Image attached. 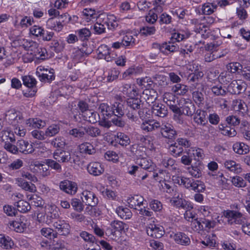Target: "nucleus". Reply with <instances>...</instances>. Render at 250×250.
<instances>
[{
	"label": "nucleus",
	"instance_id": "f257e3e1",
	"mask_svg": "<svg viewBox=\"0 0 250 250\" xmlns=\"http://www.w3.org/2000/svg\"><path fill=\"white\" fill-rule=\"evenodd\" d=\"M142 106V100L138 98L128 99L125 104L122 103L115 102L113 104L114 114L116 117H122L125 114L132 122H136L138 118L137 109Z\"/></svg>",
	"mask_w": 250,
	"mask_h": 250
},
{
	"label": "nucleus",
	"instance_id": "4468645a",
	"mask_svg": "<svg viewBox=\"0 0 250 250\" xmlns=\"http://www.w3.org/2000/svg\"><path fill=\"white\" fill-rule=\"evenodd\" d=\"M137 164L142 169L147 170L148 172H153L156 168V165L151 160L146 158H142L137 160Z\"/></svg>",
	"mask_w": 250,
	"mask_h": 250
},
{
	"label": "nucleus",
	"instance_id": "603ef678",
	"mask_svg": "<svg viewBox=\"0 0 250 250\" xmlns=\"http://www.w3.org/2000/svg\"><path fill=\"white\" fill-rule=\"evenodd\" d=\"M51 145L57 149H62L64 147L66 143L63 137H57L51 141Z\"/></svg>",
	"mask_w": 250,
	"mask_h": 250
},
{
	"label": "nucleus",
	"instance_id": "f3484780",
	"mask_svg": "<svg viewBox=\"0 0 250 250\" xmlns=\"http://www.w3.org/2000/svg\"><path fill=\"white\" fill-rule=\"evenodd\" d=\"M157 93L153 88L145 89L142 93L141 98L146 101L147 104L153 103L157 98Z\"/></svg>",
	"mask_w": 250,
	"mask_h": 250
},
{
	"label": "nucleus",
	"instance_id": "c03bdc74",
	"mask_svg": "<svg viewBox=\"0 0 250 250\" xmlns=\"http://www.w3.org/2000/svg\"><path fill=\"white\" fill-rule=\"evenodd\" d=\"M168 149L171 154L175 157L180 156L184 151L183 147L177 144V141L171 144Z\"/></svg>",
	"mask_w": 250,
	"mask_h": 250
},
{
	"label": "nucleus",
	"instance_id": "3c124183",
	"mask_svg": "<svg viewBox=\"0 0 250 250\" xmlns=\"http://www.w3.org/2000/svg\"><path fill=\"white\" fill-rule=\"evenodd\" d=\"M41 232L43 236L49 239H54L57 237V232L49 228H42Z\"/></svg>",
	"mask_w": 250,
	"mask_h": 250
},
{
	"label": "nucleus",
	"instance_id": "a18cd8bd",
	"mask_svg": "<svg viewBox=\"0 0 250 250\" xmlns=\"http://www.w3.org/2000/svg\"><path fill=\"white\" fill-rule=\"evenodd\" d=\"M60 130V125L53 124L49 126L45 131L46 137H53L57 134Z\"/></svg>",
	"mask_w": 250,
	"mask_h": 250
},
{
	"label": "nucleus",
	"instance_id": "e433bc0d",
	"mask_svg": "<svg viewBox=\"0 0 250 250\" xmlns=\"http://www.w3.org/2000/svg\"><path fill=\"white\" fill-rule=\"evenodd\" d=\"M14 245L12 239L3 234H0V246L4 249H10Z\"/></svg>",
	"mask_w": 250,
	"mask_h": 250
},
{
	"label": "nucleus",
	"instance_id": "dca6fc26",
	"mask_svg": "<svg viewBox=\"0 0 250 250\" xmlns=\"http://www.w3.org/2000/svg\"><path fill=\"white\" fill-rule=\"evenodd\" d=\"M223 214L228 218L229 224H232L233 222L236 224H239V219L242 217V214L235 210H227L224 211Z\"/></svg>",
	"mask_w": 250,
	"mask_h": 250
},
{
	"label": "nucleus",
	"instance_id": "a211bd4d",
	"mask_svg": "<svg viewBox=\"0 0 250 250\" xmlns=\"http://www.w3.org/2000/svg\"><path fill=\"white\" fill-rule=\"evenodd\" d=\"M45 73H42V67L39 66L37 69L36 74L40 78V80L42 82H50L55 79L54 72L51 70H45Z\"/></svg>",
	"mask_w": 250,
	"mask_h": 250
},
{
	"label": "nucleus",
	"instance_id": "6e6d98bb",
	"mask_svg": "<svg viewBox=\"0 0 250 250\" xmlns=\"http://www.w3.org/2000/svg\"><path fill=\"white\" fill-rule=\"evenodd\" d=\"M88 54L83 52L81 49H77L73 52L72 55V59L75 62H79L83 61L85 56H87Z\"/></svg>",
	"mask_w": 250,
	"mask_h": 250
},
{
	"label": "nucleus",
	"instance_id": "ddd939ff",
	"mask_svg": "<svg viewBox=\"0 0 250 250\" xmlns=\"http://www.w3.org/2000/svg\"><path fill=\"white\" fill-rule=\"evenodd\" d=\"M105 21V15H100L97 20L96 22L93 26L94 33L100 35L105 32L106 23Z\"/></svg>",
	"mask_w": 250,
	"mask_h": 250
},
{
	"label": "nucleus",
	"instance_id": "20e7f679",
	"mask_svg": "<svg viewBox=\"0 0 250 250\" xmlns=\"http://www.w3.org/2000/svg\"><path fill=\"white\" fill-rule=\"evenodd\" d=\"M247 84L242 80H233L228 85L227 90L232 94L239 95L245 91Z\"/></svg>",
	"mask_w": 250,
	"mask_h": 250
},
{
	"label": "nucleus",
	"instance_id": "2f4dec72",
	"mask_svg": "<svg viewBox=\"0 0 250 250\" xmlns=\"http://www.w3.org/2000/svg\"><path fill=\"white\" fill-rule=\"evenodd\" d=\"M206 114L207 113L204 111L197 110L193 118L194 121L198 125H205L208 123Z\"/></svg>",
	"mask_w": 250,
	"mask_h": 250
},
{
	"label": "nucleus",
	"instance_id": "473e14b6",
	"mask_svg": "<svg viewBox=\"0 0 250 250\" xmlns=\"http://www.w3.org/2000/svg\"><path fill=\"white\" fill-rule=\"evenodd\" d=\"M17 184L23 189L31 192H35L37 191L36 187L33 184H30L22 178L16 179Z\"/></svg>",
	"mask_w": 250,
	"mask_h": 250
},
{
	"label": "nucleus",
	"instance_id": "0eeeda50",
	"mask_svg": "<svg viewBox=\"0 0 250 250\" xmlns=\"http://www.w3.org/2000/svg\"><path fill=\"white\" fill-rule=\"evenodd\" d=\"M53 156L55 160L61 163H72L71 152L69 151L57 149L54 151Z\"/></svg>",
	"mask_w": 250,
	"mask_h": 250
},
{
	"label": "nucleus",
	"instance_id": "bb28decb",
	"mask_svg": "<svg viewBox=\"0 0 250 250\" xmlns=\"http://www.w3.org/2000/svg\"><path fill=\"white\" fill-rule=\"evenodd\" d=\"M99 110L100 112L103 116L104 118L106 119L110 117L114 114V111L113 110V104L111 106H109L107 104L102 103L101 104Z\"/></svg>",
	"mask_w": 250,
	"mask_h": 250
},
{
	"label": "nucleus",
	"instance_id": "49530a36",
	"mask_svg": "<svg viewBox=\"0 0 250 250\" xmlns=\"http://www.w3.org/2000/svg\"><path fill=\"white\" fill-rule=\"evenodd\" d=\"M227 68L230 74L235 73L236 72L239 73V70L241 71L242 72L243 70L242 65L238 62H233L229 63L227 65Z\"/></svg>",
	"mask_w": 250,
	"mask_h": 250
},
{
	"label": "nucleus",
	"instance_id": "9d476101",
	"mask_svg": "<svg viewBox=\"0 0 250 250\" xmlns=\"http://www.w3.org/2000/svg\"><path fill=\"white\" fill-rule=\"evenodd\" d=\"M53 227L56 229L57 234L66 235L69 233L70 225L63 220H57L53 223Z\"/></svg>",
	"mask_w": 250,
	"mask_h": 250
},
{
	"label": "nucleus",
	"instance_id": "f03ea898",
	"mask_svg": "<svg viewBox=\"0 0 250 250\" xmlns=\"http://www.w3.org/2000/svg\"><path fill=\"white\" fill-rule=\"evenodd\" d=\"M5 120L9 124L14 126H19L23 122L21 114L15 109H11L6 112Z\"/></svg>",
	"mask_w": 250,
	"mask_h": 250
},
{
	"label": "nucleus",
	"instance_id": "4d7b16f0",
	"mask_svg": "<svg viewBox=\"0 0 250 250\" xmlns=\"http://www.w3.org/2000/svg\"><path fill=\"white\" fill-rule=\"evenodd\" d=\"M77 33L80 40L83 41L88 40L91 34L90 31L86 28L79 29Z\"/></svg>",
	"mask_w": 250,
	"mask_h": 250
},
{
	"label": "nucleus",
	"instance_id": "864d4df0",
	"mask_svg": "<svg viewBox=\"0 0 250 250\" xmlns=\"http://www.w3.org/2000/svg\"><path fill=\"white\" fill-rule=\"evenodd\" d=\"M69 134L74 137L81 138L85 135L84 126H79L69 131Z\"/></svg>",
	"mask_w": 250,
	"mask_h": 250
},
{
	"label": "nucleus",
	"instance_id": "a19ab883",
	"mask_svg": "<svg viewBox=\"0 0 250 250\" xmlns=\"http://www.w3.org/2000/svg\"><path fill=\"white\" fill-rule=\"evenodd\" d=\"M115 141L122 146H126L130 143L129 137L122 132L117 133Z\"/></svg>",
	"mask_w": 250,
	"mask_h": 250
},
{
	"label": "nucleus",
	"instance_id": "de8ad7c7",
	"mask_svg": "<svg viewBox=\"0 0 250 250\" xmlns=\"http://www.w3.org/2000/svg\"><path fill=\"white\" fill-rule=\"evenodd\" d=\"M85 134L91 137H96L101 135L100 129L97 127L92 126H84Z\"/></svg>",
	"mask_w": 250,
	"mask_h": 250
},
{
	"label": "nucleus",
	"instance_id": "4be33fe9",
	"mask_svg": "<svg viewBox=\"0 0 250 250\" xmlns=\"http://www.w3.org/2000/svg\"><path fill=\"white\" fill-rule=\"evenodd\" d=\"M160 127V123L157 121L148 120L144 122L141 125V128L146 132L152 131L158 129Z\"/></svg>",
	"mask_w": 250,
	"mask_h": 250
},
{
	"label": "nucleus",
	"instance_id": "7c9ffc66",
	"mask_svg": "<svg viewBox=\"0 0 250 250\" xmlns=\"http://www.w3.org/2000/svg\"><path fill=\"white\" fill-rule=\"evenodd\" d=\"M83 120L90 123H96L99 119V115L96 112L88 110L82 114Z\"/></svg>",
	"mask_w": 250,
	"mask_h": 250
},
{
	"label": "nucleus",
	"instance_id": "c9c22d12",
	"mask_svg": "<svg viewBox=\"0 0 250 250\" xmlns=\"http://www.w3.org/2000/svg\"><path fill=\"white\" fill-rule=\"evenodd\" d=\"M232 106L237 111L242 113H246L248 108L247 104L241 99H235L232 101Z\"/></svg>",
	"mask_w": 250,
	"mask_h": 250
},
{
	"label": "nucleus",
	"instance_id": "a878e982",
	"mask_svg": "<svg viewBox=\"0 0 250 250\" xmlns=\"http://www.w3.org/2000/svg\"><path fill=\"white\" fill-rule=\"evenodd\" d=\"M197 85L199 86L197 90L194 91L192 93V98L194 102L197 104H202L204 100V95L202 93L204 90V87L202 84L196 83Z\"/></svg>",
	"mask_w": 250,
	"mask_h": 250
},
{
	"label": "nucleus",
	"instance_id": "9b49d317",
	"mask_svg": "<svg viewBox=\"0 0 250 250\" xmlns=\"http://www.w3.org/2000/svg\"><path fill=\"white\" fill-rule=\"evenodd\" d=\"M196 224L194 227V229L200 230L204 229H210L213 228L215 226L216 223L213 220L207 218H201L199 220L197 219H195V222L193 224Z\"/></svg>",
	"mask_w": 250,
	"mask_h": 250
},
{
	"label": "nucleus",
	"instance_id": "58836bf2",
	"mask_svg": "<svg viewBox=\"0 0 250 250\" xmlns=\"http://www.w3.org/2000/svg\"><path fill=\"white\" fill-rule=\"evenodd\" d=\"M116 18L113 15H105V21H107L106 26L108 29L114 31L118 26L119 24L118 21L115 20Z\"/></svg>",
	"mask_w": 250,
	"mask_h": 250
},
{
	"label": "nucleus",
	"instance_id": "72a5a7b5",
	"mask_svg": "<svg viewBox=\"0 0 250 250\" xmlns=\"http://www.w3.org/2000/svg\"><path fill=\"white\" fill-rule=\"evenodd\" d=\"M225 167L231 172L239 173L242 171L240 165L232 160H227L224 163Z\"/></svg>",
	"mask_w": 250,
	"mask_h": 250
},
{
	"label": "nucleus",
	"instance_id": "412c9836",
	"mask_svg": "<svg viewBox=\"0 0 250 250\" xmlns=\"http://www.w3.org/2000/svg\"><path fill=\"white\" fill-rule=\"evenodd\" d=\"M87 169L90 174L95 176L101 175L104 171L101 164L98 162L90 163L87 167Z\"/></svg>",
	"mask_w": 250,
	"mask_h": 250
},
{
	"label": "nucleus",
	"instance_id": "37998d69",
	"mask_svg": "<svg viewBox=\"0 0 250 250\" xmlns=\"http://www.w3.org/2000/svg\"><path fill=\"white\" fill-rule=\"evenodd\" d=\"M27 198L31 201V204L37 207H42L43 205V201L42 198L36 194L27 195Z\"/></svg>",
	"mask_w": 250,
	"mask_h": 250
},
{
	"label": "nucleus",
	"instance_id": "423d86ee",
	"mask_svg": "<svg viewBox=\"0 0 250 250\" xmlns=\"http://www.w3.org/2000/svg\"><path fill=\"white\" fill-rule=\"evenodd\" d=\"M160 132L164 138L169 140H174L176 138L177 133L174 127L170 124H160Z\"/></svg>",
	"mask_w": 250,
	"mask_h": 250
},
{
	"label": "nucleus",
	"instance_id": "cd10ccee",
	"mask_svg": "<svg viewBox=\"0 0 250 250\" xmlns=\"http://www.w3.org/2000/svg\"><path fill=\"white\" fill-rule=\"evenodd\" d=\"M152 113L160 117H165L167 114V109L163 104H154L152 107Z\"/></svg>",
	"mask_w": 250,
	"mask_h": 250
},
{
	"label": "nucleus",
	"instance_id": "69168bd1",
	"mask_svg": "<svg viewBox=\"0 0 250 250\" xmlns=\"http://www.w3.org/2000/svg\"><path fill=\"white\" fill-rule=\"evenodd\" d=\"M156 28L154 26H144L140 29V33L146 36H150L155 33Z\"/></svg>",
	"mask_w": 250,
	"mask_h": 250
},
{
	"label": "nucleus",
	"instance_id": "f704fd0d",
	"mask_svg": "<svg viewBox=\"0 0 250 250\" xmlns=\"http://www.w3.org/2000/svg\"><path fill=\"white\" fill-rule=\"evenodd\" d=\"M116 212L119 216L125 220L129 219L132 216L131 210L129 208H124L123 206L118 207L116 209Z\"/></svg>",
	"mask_w": 250,
	"mask_h": 250
},
{
	"label": "nucleus",
	"instance_id": "393cba45",
	"mask_svg": "<svg viewBox=\"0 0 250 250\" xmlns=\"http://www.w3.org/2000/svg\"><path fill=\"white\" fill-rule=\"evenodd\" d=\"M79 151L81 153L88 155H93L96 150L94 146L89 142H84L79 146Z\"/></svg>",
	"mask_w": 250,
	"mask_h": 250
},
{
	"label": "nucleus",
	"instance_id": "09e8293b",
	"mask_svg": "<svg viewBox=\"0 0 250 250\" xmlns=\"http://www.w3.org/2000/svg\"><path fill=\"white\" fill-rule=\"evenodd\" d=\"M195 180L194 179H190L189 178L185 177H179L178 179V183L180 185H183L187 188H192L193 185Z\"/></svg>",
	"mask_w": 250,
	"mask_h": 250
},
{
	"label": "nucleus",
	"instance_id": "8fccbe9b",
	"mask_svg": "<svg viewBox=\"0 0 250 250\" xmlns=\"http://www.w3.org/2000/svg\"><path fill=\"white\" fill-rule=\"evenodd\" d=\"M217 7V4L214 3L207 2L202 6V12L205 15H209L213 13L214 9Z\"/></svg>",
	"mask_w": 250,
	"mask_h": 250
},
{
	"label": "nucleus",
	"instance_id": "2eb2a0df",
	"mask_svg": "<svg viewBox=\"0 0 250 250\" xmlns=\"http://www.w3.org/2000/svg\"><path fill=\"white\" fill-rule=\"evenodd\" d=\"M60 188L61 190L70 194H75L77 189L76 184L68 180L61 182L60 184Z\"/></svg>",
	"mask_w": 250,
	"mask_h": 250
},
{
	"label": "nucleus",
	"instance_id": "c756f323",
	"mask_svg": "<svg viewBox=\"0 0 250 250\" xmlns=\"http://www.w3.org/2000/svg\"><path fill=\"white\" fill-rule=\"evenodd\" d=\"M143 200L144 199L142 196L135 195L129 197L127 200V202L131 208L137 209V207H140L141 205H143Z\"/></svg>",
	"mask_w": 250,
	"mask_h": 250
},
{
	"label": "nucleus",
	"instance_id": "680f3d73",
	"mask_svg": "<svg viewBox=\"0 0 250 250\" xmlns=\"http://www.w3.org/2000/svg\"><path fill=\"white\" fill-rule=\"evenodd\" d=\"M10 228L12 227L13 229L17 232H22L24 231V224L22 222L18 221H11L9 223Z\"/></svg>",
	"mask_w": 250,
	"mask_h": 250
},
{
	"label": "nucleus",
	"instance_id": "f8f14e48",
	"mask_svg": "<svg viewBox=\"0 0 250 250\" xmlns=\"http://www.w3.org/2000/svg\"><path fill=\"white\" fill-rule=\"evenodd\" d=\"M182 114L191 116L195 113L196 107L194 104L189 99L182 100Z\"/></svg>",
	"mask_w": 250,
	"mask_h": 250
},
{
	"label": "nucleus",
	"instance_id": "338daca9",
	"mask_svg": "<svg viewBox=\"0 0 250 250\" xmlns=\"http://www.w3.org/2000/svg\"><path fill=\"white\" fill-rule=\"evenodd\" d=\"M123 90L124 93L125 92L126 94H128L131 98H133V97L137 95L136 88L134 86H131L129 84H125Z\"/></svg>",
	"mask_w": 250,
	"mask_h": 250
},
{
	"label": "nucleus",
	"instance_id": "13d9d810",
	"mask_svg": "<svg viewBox=\"0 0 250 250\" xmlns=\"http://www.w3.org/2000/svg\"><path fill=\"white\" fill-rule=\"evenodd\" d=\"M172 90L177 94L184 95L188 92V88L186 85L177 83L173 87Z\"/></svg>",
	"mask_w": 250,
	"mask_h": 250
},
{
	"label": "nucleus",
	"instance_id": "ea45409f",
	"mask_svg": "<svg viewBox=\"0 0 250 250\" xmlns=\"http://www.w3.org/2000/svg\"><path fill=\"white\" fill-rule=\"evenodd\" d=\"M219 128L221 130V133L225 136H228L230 137L236 136L237 132L234 128L225 125L223 124L219 125Z\"/></svg>",
	"mask_w": 250,
	"mask_h": 250
},
{
	"label": "nucleus",
	"instance_id": "79ce46f5",
	"mask_svg": "<svg viewBox=\"0 0 250 250\" xmlns=\"http://www.w3.org/2000/svg\"><path fill=\"white\" fill-rule=\"evenodd\" d=\"M26 124L29 126H32L34 128H41L46 125V122L40 119H29L27 120Z\"/></svg>",
	"mask_w": 250,
	"mask_h": 250
},
{
	"label": "nucleus",
	"instance_id": "5fc2aeb1",
	"mask_svg": "<svg viewBox=\"0 0 250 250\" xmlns=\"http://www.w3.org/2000/svg\"><path fill=\"white\" fill-rule=\"evenodd\" d=\"M137 83L142 86V88L145 87L146 89L152 88V85L153 84V82L151 78L148 77L138 79Z\"/></svg>",
	"mask_w": 250,
	"mask_h": 250
},
{
	"label": "nucleus",
	"instance_id": "aec40b11",
	"mask_svg": "<svg viewBox=\"0 0 250 250\" xmlns=\"http://www.w3.org/2000/svg\"><path fill=\"white\" fill-rule=\"evenodd\" d=\"M17 146L18 151L25 154L32 153L34 150L32 144L23 140H19Z\"/></svg>",
	"mask_w": 250,
	"mask_h": 250
},
{
	"label": "nucleus",
	"instance_id": "0e129e2a",
	"mask_svg": "<svg viewBox=\"0 0 250 250\" xmlns=\"http://www.w3.org/2000/svg\"><path fill=\"white\" fill-rule=\"evenodd\" d=\"M56 160L55 161L52 159L46 160V164L49 167L55 170L57 172H61L62 171V167Z\"/></svg>",
	"mask_w": 250,
	"mask_h": 250
},
{
	"label": "nucleus",
	"instance_id": "6e6552de",
	"mask_svg": "<svg viewBox=\"0 0 250 250\" xmlns=\"http://www.w3.org/2000/svg\"><path fill=\"white\" fill-rule=\"evenodd\" d=\"M147 234L154 238H160L165 233L164 228L159 225L150 224L146 228Z\"/></svg>",
	"mask_w": 250,
	"mask_h": 250
},
{
	"label": "nucleus",
	"instance_id": "bf43d9fd",
	"mask_svg": "<svg viewBox=\"0 0 250 250\" xmlns=\"http://www.w3.org/2000/svg\"><path fill=\"white\" fill-rule=\"evenodd\" d=\"M154 83L162 87H165L167 85V77L163 75H156L154 77Z\"/></svg>",
	"mask_w": 250,
	"mask_h": 250
},
{
	"label": "nucleus",
	"instance_id": "b1692460",
	"mask_svg": "<svg viewBox=\"0 0 250 250\" xmlns=\"http://www.w3.org/2000/svg\"><path fill=\"white\" fill-rule=\"evenodd\" d=\"M173 238L178 244L188 246L190 244L189 237L184 232H178L174 234Z\"/></svg>",
	"mask_w": 250,
	"mask_h": 250
},
{
	"label": "nucleus",
	"instance_id": "6ab92c4d",
	"mask_svg": "<svg viewBox=\"0 0 250 250\" xmlns=\"http://www.w3.org/2000/svg\"><path fill=\"white\" fill-rule=\"evenodd\" d=\"M214 49V44L211 43L209 44L208 46V49L212 50V52H208L206 53L205 56V60L206 62H211V61H213L215 59L217 58H220L221 57H223L225 56H226L229 51L227 49H225L224 50V53L222 54H216L215 53V51H213Z\"/></svg>",
	"mask_w": 250,
	"mask_h": 250
},
{
	"label": "nucleus",
	"instance_id": "1a4fd4ad",
	"mask_svg": "<svg viewBox=\"0 0 250 250\" xmlns=\"http://www.w3.org/2000/svg\"><path fill=\"white\" fill-rule=\"evenodd\" d=\"M98 57L100 59H104L107 62H111L115 58V54L112 53L108 47L105 44L100 46L97 49Z\"/></svg>",
	"mask_w": 250,
	"mask_h": 250
},
{
	"label": "nucleus",
	"instance_id": "c85d7f7f",
	"mask_svg": "<svg viewBox=\"0 0 250 250\" xmlns=\"http://www.w3.org/2000/svg\"><path fill=\"white\" fill-rule=\"evenodd\" d=\"M233 151L237 154L244 155L248 153L250 151V147L242 142H236L233 145Z\"/></svg>",
	"mask_w": 250,
	"mask_h": 250
},
{
	"label": "nucleus",
	"instance_id": "7ed1b4c3",
	"mask_svg": "<svg viewBox=\"0 0 250 250\" xmlns=\"http://www.w3.org/2000/svg\"><path fill=\"white\" fill-rule=\"evenodd\" d=\"M23 84L27 87L30 90L25 92L24 96L26 97L34 96L37 92L36 83L37 81L35 78L31 76H24L22 77Z\"/></svg>",
	"mask_w": 250,
	"mask_h": 250
},
{
	"label": "nucleus",
	"instance_id": "39448f33",
	"mask_svg": "<svg viewBox=\"0 0 250 250\" xmlns=\"http://www.w3.org/2000/svg\"><path fill=\"white\" fill-rule=\"evenodd\" d=\"M81 199L87 206L96 207L99 202L96 194L93 191L87 190L83 191Z\"/></svg>",
	"mask_w": 250,
	"mask_h": 250
},
{
	"label": "nucleus",
	"instance_id": "e2e57ef3",
	"mask_svg": "<svg viewBox=\"0 0 250 250\" xmlns=\"http://www.w3.org/2000/svg\"><path fill=\"white\" fill-rule=\"evenodd\" d=\"M47 28L53 29L56 31H59L62 30V28H60L59 26L58 21H56L54 18H49L46 22Z\"/></svg>",
	"mask_w": 250,
	"mask_h": 250
},
{
	"label": "nucleus",
	"instance_id": "5701e85b",
	"mask_svg": "<svg viewBox=\"0 0 250 250\" xmlns=\"http://www.w3.org/2000/svg\"><path fill=\"white\" fill-rule=\"evenodd\" d=\"M203 166L200 161L194 163L188 168L189 173L195 178H199L202 176Z\"/></svg>",
	"mask_w": 250,
	"mask_h": 250
},
{
	"label": "nucleus",
	"instance_id": "4c0bfd02",
	"mask_svg": "<svg viewBox=\"0 0 250 250\" xmlns=\"http://www.w3.org/2000/svg\"><path fill=\"white\" fill-rule=\"evenodd\" d=\"M14 206L17 207V209L21 213H26L31 208L30 204L24 200H20L15 203Z\"/></svg>",
	"mask_w": 250,
	"mask_h": 250
},
{
	"label": "nucleus",
	"instance_id": "052dcab7",
	"mask_svg": "<svg viewBox=\"0 0 250 250\" xmlns=\"http://www.w3.org/2000/svg\"><path fill=\"white\" fill-rule=\"evenodd\" d=\"M233 78L232 74L227 72H222L219 77V80L224 84H227L229 83Z\"/></svg>",
	"mask_w": 250,
	"mask_h": 250
},
{
	"label": "nucleus",
	"instance_id": "774afa93",
	"mask_svg": "<svg viewBox=\"0 0 250 250\" xmlns=\"http://www.w3.org/2000/svg\"><path fill=\"white\" fill-rule=\"evenodd\" d=\"M201 243L205 246L209 248L215 247L216 244V241L213 238V236L211 237L209 235L206 236Z\"/></svg>",
	"mask_w": 250,
	"mask_h": 250
}]
</instances>
